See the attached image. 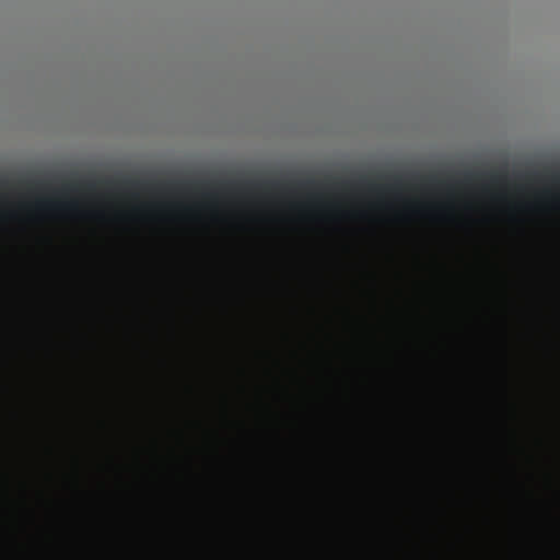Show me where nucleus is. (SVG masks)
Returning <instances> with one entry per match:
<instances>
[{"label": "nucleus", "mask_w": 560, "mask_h": 560, "mask_svg": "<svg viewBox=\"0 0 560 560\" xmlns=\"http://www.w3.org/2000/svg\"><path fill=\"white\" fill-rule=\"evenodd\" d=\"M66 208L74 209L75 208V203H68V206H66Z\"/></svg>", "instance_id": "obj_1"}]
</instances>
